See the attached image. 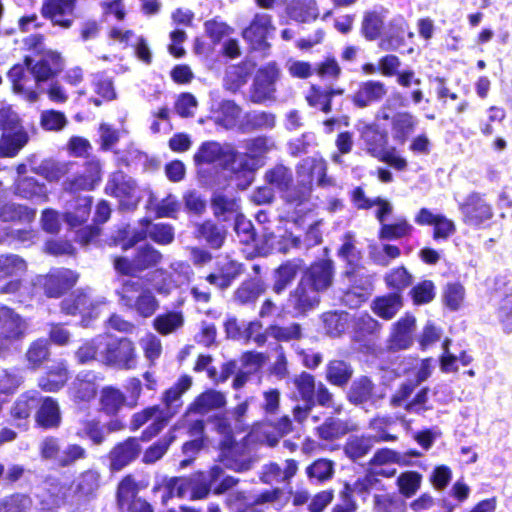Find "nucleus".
Segmentation results:
<instances>
[{
	"instance_id": "1",
	"label": "nucleus",
	"mask_w": 512,
	"mask_h": 512,
	"mask_svg": "<svg viewBox=\"0 0 512 512\" xmlns=\"http://www.w3.org/2000/svg\"><path fill=\"white\" fill-rule=\"evenodd\" d=\"M223 473V469L220 465L211 467L207 478L204 473H200L201 484L199 487L194 486L191 481L186 478H172L167 482L168 495L163 496V503L171 496L184 497L190 488L193 490L192 496L194 498L205 497L210 489H213L215 494L225 493L237 484V479L226 476L218 483Z\"/></svg>"
},
{
	"instance_id": "2",
	"label": "nucleus",
	"mask_w": 512,
	"mask_h": 512,
	"mask_svg": "<svg viewBox=\"0 0 512 512\" xmlns=\"http://www.w3.org/2000/svg\"><path fill=\"white\" fill-rule=\"evenodd\" d=\"M118 294L122 305L134 310L144 318L151 317L159 307L154 294L138 281H125Z\"/></svg>"
},
{
	"instance_id": "3",
	"label": "nucleus",
	"mask_w": 512,
	"mask_h": 512,
	"mask_svg": "<svg viewBox=\"0 0 512 512\" xmlns=\"http://www.w3.org/2000/svg\"><path fill=\"white\" fill-rule=\"evenodd\" d=\"M104 338L103 348L100 352V361L106 365L120 369H133L136 366V351L134 343L128 338Z\"/></svg>"
},
{
	"instance_id": "4",
	"label": "nucleus",
	"mask_w": 512,
	"mask_h": 512,
	"mask_svg": "<svg viewBox=\"0 0 512 512\" xmlns=\"http://www.w3.org/2000/svg\"><path fill=\"white\" fill-rule=\"evenodd\" d=\"M271 146L267 139L256 138L247 143L246 153H235L234 164L237 166V175L246 182L243 188L252 181L253 172L263 165L262 158Z\"/></svg>"
},
{
	"instance_id": "5",
	"label": "nucleus",
	"mask_w": 512,
	"mask_h": 512,
	"mask_svg": "<svg viewBox=\"0 0 512 512\" xmlns=\"http://www.w3.org/2000/svg\"><path fill=\"white\" fill-rule=\"evenodd\" d=\"M106 194L115 197L122 208H134L142 198V191L135 181L122 172L110 175L105 186Z\"/></svg>"
},
{
	"instance_id": "6",
	"label": "nucleus",
	"mask_w": 512,
	"mask_h": 512,
	"mask_svg": "<svg viewBox=\"0 0 512 512\" xmlns=\"http://www.w3.org/2000/svg\"><path fill=\"white\" fill-rule=\"evenodd\" d=\"M218 429L220 434L223 435V439L219 444L220 462H222L227 468L237 472L249 469L250 460L246 455L244 445L233 441L230 429L225 425L220 424Z\"/></svg>"
},
{
	"instance_id": "7",
	"label": "nucleus",
	"mask_w": 512,
	"mask_h": 512,
	"mask_svg": "<svg viewBox=\"0 0 512 512\" xmlns=\"http://www.w3.org/2000/svg\"><path fill=\"white\" fill-rule=\"evenodd\" d=\"M171 273L164 270L154 272V287L161 295H169L173 289L186 285L190 282L192 270L187 263L174 262L171 264Z\"/></svg>"
},
{
	"instance_id": "8",
	"label": "nucleus",
	"mask_w": 512,
	"mask_h": 512,
	"mask_svg": "<svg viewBox=\"0 0 512 512\" xmlns=\"http://www.w3.org/2000/svg\"><path fill=\"white\" fill-rule=\"evenodd\" d=\"M459 210L464 222L475 227L481 226L493 217L491 205L478 192L470 193L463 202L459 203Z\"/></svg>"
},
{
	"instance_id": "9",
	"label": "nucleus",
	"mask_w": 512,
	"mask_h": 512,
	"mask_svg": "<svg viewBox=\"0 0 512 512\" xmlns=\"http://www.w3.org/2000/svg\"><path fill=\"white\" fill-rule=\"evenodd\" d=\"M279 77V69L274 63L260 68L255 76L250 92V99L254 103H264L274 99L275 82Z\"/></svg>"
},
{
	"instance_id": "10",
	"label": "nucleus",
	"mask_w": 512,
	"mask_h": 512,
	"mask_svg": "<svg viewBox=\"0 0 512 512\" xmlns=\"http://www.w3.org/2000/svg\"><path fill=\"white\" fill-rule=\"evenodd\" d=\"M320 267L311 266L303 275L292 298L299 309L313 306L319 299Z\"/></svg>"
},
{
	"instance_id": "11",
	"label": "nucleus",
	"mask_w": 512,
	"mask_h": 512,
	"mask_svg": "<svg viewBox=\"0 0 512 512\" xmlns=\"http://www.w3.org/2000/svg\"><path fill=\"white\" fill-rule=\"evenodd\" d=\"M235 152L230 146H221L216 142L202 144L194 156L197 164L214 163L231 170L237 175V166L234 164Z\"/></svg>"
},
{
	"instance_id": "12",
	"label": "nucleus",
	"mask_w": 512,
	"mask_h": 512,
	"mask_svg": "<svg viewBox=\"0 0 512 512\" xmlns=\"http://www.w3.org/2000/svg\"><path fill=\"white\" fill-rule=\"evenodd\" d=\"M171 417L172 414L166 415L163 409L158 406H152L134 414L132 426L134 429H138L149 420H152V424L143 433V437L148 440L156 436L165 427Z\"/></svg>"
},
{
	"instance_id": "13",
	"label": "nucleus",
	"mask_w": 512,
	"mask_h": 512,
	"mask_svg": "<svg viewBox=\"0 0 512 512\" xmlns=\"http://www.w3.org/2000/svg\"><path fill=\"white\" fill-rule=\"evenodd\" d=\"M26 322L8 307H0V337L13 343L21 339L26 332Z\"/></svg>"
},
{
	"instance_id": "14",
	"label": "nucleus",
	"mask_w": 512,
	"mask_h": 512,
	"mask_svg": "<svg viewBox=\"0 0 512 512\" xmlns=\"http://www.w3.org/2000/svg\"><path fill=\"white\" fill-rule=\"evenodd\" d=\"M76 0H46L42 13L54 24L68 28L72 24V16Z\"/></svg>"
},
{
	"instance_id": "15",
	"label": "nucleus",
	"mask_w": 512,
	"mask_h": 512,
	"mask_svg": "<svg viewBox=\"0 0 512 512\" xmlns=\"http://www.w3.org/2000/svg\"><path fill=\"white\" fill-rule=\"evenodd\" d=\"M101 180V165L93 161L88 163L83 172L64 182V189L69 192L92 190Z\"/></svg>"
},
{
	"instance_id": "16",
	"label": "nucleus",
	"mask_w": 512,
	"mask_h": 512,
	"mask_svg": "<svg viewBox=\"0 0 512 512\" xmlns=\"http://www.w3.org/2000/svg\"><path fill=\"white\" fill-rule=\"evenodd\" d=\"M43 280L46 293L51 297H57L75 285L78 275L69 269H55L45 276Z\"/></svg>"
},
{
	"instance_id": "17",
	"label": "nucleus",
	"mask_w": 512,
	"mask_h": 512,
	"mask_svg": "<svg viewBox=\"0 0 512 512\" xmlns=\"http://www.w3.org/2000/svg\"><path fill=\"white\" fill-rule=\"evenodd\" d=\"M26 67H31V61L27 57L25 64L14 65L8 72V78L12 83L14 93L20 95L28 102H36L39 98V94L26 86L28 76L26 74Z\"/></svg>"
},
{
	"instance_id": "18",
	"label": "nucleus",
	"mask_w": 512,
	"mask_h": 512,
	"mask_svg": "<svg viewBox=\"0 0 512 512\" xmlns=\"http://www.w3.org/2000/svg\"><path fill=\"white\" fill-rule=\"evenodd\" d=\"M105 308L104 301L91 302L86 294H80L75 299L63 301L62 309L67 314H75L77 311L83 316L84 321L89 317L97 318L102 309Z\"/></svg>"
},
{
	"instance_id": "19",
	"label": "nucleus",
	"mask_w": 512,
	"mask_h": 512,
	"mask_svg": "<svg viewBox=\"0 0 512 512\" xmlns=\"http://www.w3.org/2000/svg\"><path fill=\"white\" fill-rule=\"evenodd\" d=\"M271 30L270 17L267 14L256 15L251 25L243 32L244 39L253 49L266 47V38Z\"/></svg>"
},
{
	"instance_id": "20",
	"label": "nucleus",
	"mask_w": 512,
	"mask_h": 512,
	"mask_svg": "<svg viewBox=\"0 0 512 512\" xmlns=\"http://www.w3.org/2000/svg\"><path fill=\"white\" fill-rule=\"evenodd\" d=\"M69 372L64 362L50 365L44 375L38 380V386L45 392H57L66 384Z\"/></svg>"
},
{
	"instance_id": "21",
	"label": "nucleus",
	"mask_w": 512,
	"mask_h": 512,
	"mask_svg": "<svg viewBox=\"0 0 512 512\" xmlns=\"http://www.w3.org/2000/svg\"><path fill=\"white\" fill-rule=\"evenodd\" d=\"M39 408L35 413V422L38 426L51 429L57 428L61 423V413L58 402L51 397L40 398Z\"/></svg>"
},
{
	"instance_id": "22",
	"label": "nucleus",
	"mask_w": 512,
	"mask_h": 512,
	"mask_svg": "<svg viewBox=\"0 0 512 512\" xmlns=\"http://www.w3.org/2000/svg\"><path fill=\"white\" fill-rule=\"evenodd\" d=\"M97 376L92 372L80 373L73 381L69 391L76 402H88L97 393Z\"/></svg>"
},
{
	"instance_id": "23",
	"label": "nucleus",
	"mask_w": 512,
	"mask_h": 512,
	"mask_svg": "<svg viewBox=\"0 0 512 512\" xmlns=\"http://www.w3.org/2000/svg\"><path fill=\"white\" fill-rule=\"evenodd\" d=\"M141 451L138 440L130 438L118 444L110 453L111 469L119 471L137 458Z\"/></svg>"
},
{
	"instance_id": "24",
	"label": "nucleus",
	"mask_w": 512,
	"mask_h": 512,
	"mask_svg": "<svg viewBox=\"0 0 512 512\" xmlns=\"http://www.w3.org/2000/svg\"><path fill=\"white\" fill-rule=\"evenodd\" d=\"M394 463L401 465L408 464L405 456H402L391 449L386 448L378 450L371 460L373 473L386 477L393 476L396 473V469L391 468L389 465Z\"/></svg>"
},
{
	"instance_id": "25",
	"label": "nucleus",
	"mask_w": 512,
	"mask_h": 512,
	"mask_svg": "<svg viewBox=\"0 0 512 512\" xmlns=\"http://www.w3.org/2000/svg\"><path fill=\"white\" fill-rule=\"evenodd\" d=\"M63 67L60 55L53 51H47L42 58L31 67V71L37 82L48 80L58 74Z\"/></svg>"
},
{
	"instance_id": "26",
	"label": "nucleus",
	"mask_w": 512,
	"mask_h": 512,
	"mask_svg": "<svg viewBox=\"0 0 512 512\" xmlns=\"http://www.w3.org/2000/svg\"><path fill=\"white\" fill-rule=\"evenodd\" d=\"M40 397L37 391H28L18 397L11 408V417L14 421H19L17 426L26 427V421L31 415L33 409L39 404Z\"/></svg>"
},
{
	"instance_id": "27",
	"label": "nucleus",
	"mask_w": 512,
	"mask_h": 512,
	"mask_svg": "<svg viewBox=\"0 0 512 512\" xmlns=\"http://www.w3.org/2000/svg\"><path fill=\"white\" fill-rule=\"evenodd\" d=\"M386 94V88L379 81H367L360 85L353 101L356 106L363 108L380 101Z\"/></svg>"
},
{
	"instance_id": "28",
	"label": "nucleus",
	"mask_w": 512,
	"mask_h": 512,
	"mask_svg": "<svg viewBox=\"0 0 512 512\" xmlns=\"http://www.w3.org/2000/svg\"><path fill=\"white\" fill-rule=\"evenodd\" d=\"M407 34L409 38L414 36V33L409 31L407 22L402 17L393 19L390 23L389 32L385 39L381 42V47L385 50H396L404 42V36Z\"/></svg>"
},
{
	"instance_id": "29",
	"label": "nucleus",
	"mask_w": 512,
	"mask_h": 512,
	"mask_svg": "<svg viewBox=\"0 0 512 512\" xmlns=\"http://www.w3.org/2000/svg\"><path fill=\"white\" fill-rule=\"evenodd\" d=\"M415 326V318L406 316L401 318L395 325L391 335V347L395 349H406L412 343V332Z\"/></svg>"
},
{
	"instance_id": "30",
	"label": "nucleus",
	"mask_w": 512,
	"mask_h": 512,
	"mask_svg": "<svg viewBox=\"0 0 512 512\" xmlns=\"http://www.w3.org/2000/svg\"><path fill=\"white\" fill-rule=\"evenodd\" d=\"M15 193L23 198L35 199L39 202H45L48 199L46 185L32 177L18 179L15 184Z\"/></svg>"
},
{
	"instance_id": "31",
	"label": "nucleus",
	"mask_w": 512,
	"mask_h": 512,
	"mask_svg": "<svg viewBox=\"0 0 512 512\" xmlns=\"http://www.w3.org/2000/svg\"><path fill=\"white\" fill-rule=\"evenodd\" d=\"M361 138L364 141L366 151L375 158L382 155V152L387 148V135L372 125H366L362 129Z\"/></svg>"
},
{
	"instance_id": "32",
	"label": "nucleus",
	"mask_w": 512,
	"mask_h": 512,
	"mask_svg": "<svg viewBox=\"0 0 512 512\" xmlns=\"http://www.w3.org/2000/svg\"><path fill=\"white\" fill-rule=\"evenodd\" d=\"M28 134L24 129L13 133L3 132L0 138V157H14L27 144Z\"/></svg>"
},
{
	"instance_id": "33",
	"label": "nucleus",
	"mask_w": 512,
	"mask_h": 512,
	"mask_svg": "<svg viewBox=\"0 0 512 512\" xmlns=\"http://www.w3.org/2000/svg\"><path fill=\"white\" fill-rule=\"evenodd\" d=\"M225 403V396L222 393L215 390H207L199 395L190 405L188 413L206 414L214 409L223 407Z\"/></svg>"
},
{
	"instance_id": "34",
	"label": "nucleus",
	"mask_w": 512,
	"mask_h": 512,
	"mask_svg": "<svg viewBox=\"0 0 512 512\" xmlns=\"http://www.w3.org/2000/svg\"><path fill=\"white\" fill-rule=\"evenodd\" d=\"M192 384V379L189 376H182L178 382L168 389L163 397V402L165 404L166 415L172 414V416L176 413V409L179 408L182 403L180 398L183 393H185Z\"/></svg>"
},
{
	"instance_id": "35",
	"label": "nucleus",
	"mask_w": 512,
	"mask_h": 512,
	"mask_svg": "<svg viewBox=\"0 0 512 512\" xmlns=\"http://www.w3.org/2000/svg\"><path fill=\"white\" fill-rule=\"evenodd\" d=\"M402 307V298L399 293H391L378 297L373 301V312L386 320L392 319Z\"/></svg>"
},
{
	"instance_id": "36",
	"label": "nucleus",
	"mask_w": 512,
	"mask_h": 512,
	"mask_svg": "<svg viewBox=\"0 0 512 512\" xmlns=\"http://www.w3.org/2000/svg\"><path fill=\"white\" fill-rule=\"evenodd\" d=\"M70 163L45 160L39 166L32 168V171L49 182H57L70 171Z\"/></svg>"
},
{
	"instance_id": "37",
	"label": "nucleus",
	"mask_w": 512,
	"mask_h": 512,
	"mask_svg": "<svg viewBox=\"0 0 512 512\" xmlns=\"http://www.w3.org/2000/svg\"><path fill=\"white\" fill-rule=\"evenodd\" d=\"M184 324V317L181 312L171 311L158 315L153 321L154 329L161 335H169Z\"/></svg>"
},
{
	"instance_id": "38",
	"label": "nucleus",
	"mask_w": 512,
	"mask_h": 512,
	"mask_svg": "<svg viewBox=\"0 0 512 512\" xmlns=\"http://www.w3.org/2000/svg\"><path fill=\"white\" fill-rule=\"evenodd\" d=\"M92 199L88 196L76 200V205L69 208L65 214V221L71 227H77L87 221L90 215Z\"/></svg>"
},
{
	"instance_id": "39",
	"label": "nucleus",
	"mask_w": 512,
	"mask_h": 512,
	"mask_svg": "<svg viewBox=\"0 0 512 512\" xmlns=\"http://www.w3.org/2000/svg\"><path fill=\"white\" fill-rule=\"evenodd\" d=\"M138 487L131 476H126L118 485L117 500L119 508L125 512L130 511L133 501L137 500Z\"/></svg>"
},
{
	"instance_id": "40",
	"label": "nucleus",
	"mask_w": 512,
	"mask_h": 512,
	"mask_svg": "<svg viewBox=\"0 0 512 512\" xmlns=\"http://www.w3.org/2000/svg\"><path fill=\"white\" fill-rule=\"evenodd\" d=\"M295 385L302 397V399L306 402L305 408L296 407L294 409L295 417L298 420H302L303 417L306 416L308 410L310 409L309 403L313 398L314 393V381L313 378L309 374H302L295 380Z\"/></svg>"
},
{
	"instance_id": "41",
	"label": "nucleus",
	"mask_w": 512,
	"mask_h": 512,
	"mask_svg": "<svg viewBox=\"0 0 512 512\" xmlns=\"http://www.w3.org/2000/svg\"><path fill=\"white\" fill-rule=\"evenodd\" d=\"M299 271V265L296 262L288 261L282 264L274 273L273 290L281 293L295 279Z\"/></svg>"
},
{
	"instance_id": "42",
	"label": "nucleus",
	"mask_w": 512,
	"mask_h": 512,
	"mask_svg": "<svg viewBox=\"0 0 512 512\" xmlns=\"http://www.w3.org/2000/svg\"><path fill=\"white\" fill-rule=\"evenodd\" d=\"M372 291L371 276H362L359 285L354 282L351 289L345 294V302L351 307H357L364 302Z\"/></svg>"
},
{
	"instance_id": "43",
	"label": "nucleus",
	"mask_w": 512,
	"mask_h": 512,
	"mask_svg": "<svg viewBox=\"0 0 512 512\" xmlns=\"http://www.w3.org/2000/svg\"><path fill=\"white\" fill-rule=\"evenodd\" d=\"M374 385L372 381L365 376H362L353 381L350 391L349 400L355 404H362L372 398Z\"/></svg>"
},
{
	"instance_id": "44",
	"label": "nucleus",
	"mask_w": 512,
	"mask_h": 512,
	"mask_svg": "<svg viewBox=\"0 0 512 512\" xmlns=\"http://www.w3.org/2000/svg\"><path fill=\"white\" fill-rule=\"evenodd\" d=\"M351 367L342 360L331 361L326 370L327 380L334 385L342 386L351 378Z\"/></svg>"
},
{
	"instance_id": "45",
	"label": "nucleus",
	"mask_w": 512,
	"mask_h": 512,
	"mask_svg": "<svg viewBox=\"0 0 512 512\" xmlns=\"http://www.w3.org/2000/svg\"><path fill=\"white\" fill-rule=\"evenodd\" d=\"M100 402L102 409L110 415L116 414L124 405L125 396L113 387H106L101 392Z\"/></svg>"
},
{
	"instance_id": "46",
	"label": "nucleus",
	"mask_w": 512,
	"mask_h": 512,
	"mask_svg": "<svg viewBox=\"0 0 512 512\" xmlns=\"http://www.w3.org/2000/svg\"><path fill=\"white\" fill-rule=\"evenodd\" d=\"M26 270V263L17 255L0 256V280L17 277Z\"/></svg>"
},
{
	"instance_id": "47",
	"label": "nucleus",
	"mask_w": 512,
	"mask_h": 512,
	"mask_svg": "<svg viewBox=\"0 0 512 512\" xmlns=\"http://www.w3.org/2000/svg\"><path fill=\"white\" fill-rule=\"evenodd\" d=\"M413 230L405 218H398L395 223L383 224L379 231V238L383 240H394L408 236Z\"/></svg>"
},
{
	"instance_id": "48",
	"label": "nucleus",
	"mask_w": 512,
	"mask_h": 512,
	"mask_svg": "<svg viewBox=\"0 0 512 512\" xmlns=\"http://www.w3.org/2000/svg\"><path fill=\"white\" fill-rule=\"evenodd\" d=\"M349 315L345 312H329L322 319L324 329L330 336H339L348 327Z\"/></svg>"
},
{
	"instance_id": "49",
	"label": "nucleus",
	"mask_w": 512,
	"mask_h": 512,
	"mask_svg": "<svg viewBox=\"0 0 512 512\" xmlns=\"http://www.w3.org/2000/svg\"><path fill=\"white\" fill-rule=\"evenodd\" d=\"M384 16L376 11L367 12L362 21V32L366 39L375 40L381 34Z\"/></svg>"
},
{
	"instance_id": "50",
	"label": "nucleus",
	"mask_w": 512,
	"mask_h": 512,
	"mask_svg": "<svg viewBox=\"0 0 512 512\" xmlns=\"http://www.w3.org/2000/svg\"><path fill=\"white\" fill-rule=\"evenodd\" d=\"M239 273L237 263L228 261L224 264L220 273H212L207 277L210 284L221 289L227 288Z\"/></svg>"
},
{
	"instance_id": "51",
	"label": "nucleus",
	"mask_w": 512,
	"mask_h": 512,
	"mask_svg": "<svg viewBox=\"0 0 512 512\" xmlns=\"http://www.w3.org/2000/svg\"><path fill=\"white\" fill-rule=\"evenodd\" d=\"M465 299V288L462 284L454 282L448 283L443 292V300L450 310L460 309Z\"/></svg>"
},
{
	"instance_id": "52",
	"label": "nucleus",
	"mask_w": 512,
	"mask_h": 512,
	"mask_svg": "<svg viewBox=\"0 0 512 512\" xmlns=\"http://www.w3.org/2000/svg\"><path fill=\"white\" fill-rule=\"evenodd\" d=\"M416 123L415 117L407 112L395 115L392 120L395 138L402 142L405 141L407 136L414 130Z\"/></svg>"
},
{
	"instance_id": "53",
	"label": "nucleus",
	"mask_w": 512,
	"mask_h": 512,
	"mask_svg": "<svg viewBox=\"0 0 512 512\" xmlns=\"http://www.w3.org/2000/svg\"><path fill=\"white\" fill-rule=\"evenodd\" d=\"M422 475L415 471L402 473L397 479L399 491L405 497L413 496L421 486Z\"/></svg>"
},
{
	"instance_id": "54",
	"label": "nucleus",
	"mask_w": 512,
	"mask_h": 512,
	"mask_svg": "<svg viewBox=\"0 0 512 512\" xmlns=\"http://www.w3.org/2000/svg\"><path fill=\"white\" fill-rule=\"evenodd\" d=\"M374 442L372 437H350L345 452L351 459H359L369 452Z\"/></svg>"
},
{
	"instance_id": "55",
	"label": "nucleus",
	"mask_w": 512,
	"mask_h": 512,
	"mask_svg": "<svg viewBox=\"0 0 512 512\" xmlns=\"http://www.w3.org/2000/svg\"><path fill=\"white\" fill-rule=\"evenodd\" d=\"M104 338L102 336L82 345L76 352V358L80 364H86L93 360L100 361V352L103 348Z\"/></svg>"
},
{
	"instance_id": "56",
	"label": "nucleus",
	"mask_w": 512,
	"mask_h": 512,
	"mask_svg": "<svg viewBox=\"0 0 512 512\" xmlns=\"http://www.w3.org/2000/svg\"><path fill=\"white\" fill-rule=\"evenodd\" d=\"M385 282L390 289L398 293L411 285L412 276L404 267H398L386 274Z\"/></svg>"
},
{
	"instance_id": "57",
	"label": "nucleus",
	"mask_w": 512,
	"mask_h": 512,
	"mask_svg": "<svg viewBox=\"0 0 512 512\" xmlns=\"http://www.w3.org/2000/svg\"><path fill=\"white\" fill-rule=\"evenodd\" d=\"M139 345L143 350L145 358L154 364L162 353L161 340L153 333L145 334L139 341Z\"/></svg>"
},
{
	"instance_id": "58",
	"label": "nucleus",
	"mask_w": 512,
	"mask_h": 512,
	"mask_svg": "<svg viewBox=\"0 0 512 512\" xmlns=\"http://www.w3.org/2000/svg\"><path fill=\"white\" fill-rule=\"evenodd\" d=\"M36 211L25 206H16L14 204L5 205L0 210V218L3 221L20 220L30 222L35 218Z\"/></svg>"
},
{
	"instance_id": "59",
	"label": "nucleus",
	"mask_w": 512,
	"mask_h": 512,
	"mask_svg": "<svg viewBox=\"0 0 512 512\" xmlns=\"http://www.w3.org/2000/svg\"><path fill=\"white\" fill-rule=\"evenodd\" d=\"M497 316L505 333H512V289L501 299Z\"/></svg>"
},
{
	"instance_id": "60",
	"label": "nucleus",
	"mask_w": 512,
	"mask_h": 512,
	"mask_svg": "<svg viewBox=\"0 0 512 512\" xmlns=\"http://www.w3.org/2000/svg\"><path fill=\"white\" fill-rule=\"evenodd\" d=\"M67 124L64 113L56 110H45L40 116V125L47 131H60Z\"/></svg>"
},
{
	"instance_id": "61",
	"label": "nucleus",
	"mask_w": 512,
	"mask_h": 512,
	"mask_svg": "<svg viewBox=\"0 0 512 512\" xmlns=\"http://www.w3.org/2000/svg\"><path fill=\"white\" fill-rule=\"evenodd\" d=\"M174 439L175 436L171 433L160 439L157 443L145 451L143 461L147 464H152L158 461L166 453L168 447L174 441Z\"/></svg>"
},
{
	"instance_id": "62",
	"label": "nucleus",
	"mask_w": 512,
	"mask_h": 512,
	"mask_svg": "<svg viewBox=\"0 0 512 512\" xmlns=\"http://www.w3.org/2000/svg\"><path fill=\"white\" fill-rule=\"evenodd\" d=\"M350 430L348 424L338 418H328L322 425V439H337Z\"/></svg>"
},
{
	"instance_id": "63",
	"label": "nucleus",
	"mask_w": 512,
	"mask_h": 512,
	"mask_svg": "<svg viewBox=\"0 0 512 512\" xmlns=\"http://www.w3.org/2000/svg\"><path fill=\"white\" fill-rule=\"evenodd\" d=\"M161 258L162 256L157 250L152 247L145 246L138 251L135 257V262L139 272H141L145 269L155 266L160 262Z\"/></svg>"
},
{
	"instance_id": "64",
	"label": "nucleus",
	"mask_w": 512,
	"mask_h": 512,
	"mask_svg": "<svg viewBox=\"0 0 512 512\" xmlns=\"http://www.w3.org/2000/svg\"><path fill=\"white\" fill-rule=\"evenodd\" d=\"M199 232L213 248H219L225 238V231L211 222H206L201 225Z\"/></svg>"
}]
</instances>
